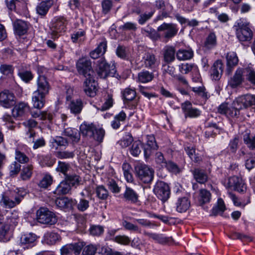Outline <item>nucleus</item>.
Segmentation results:
<instances>
[{
	"mask_svg": "<svg viewBox=\"0 0 255 255\" xmlns=\"http://www.w3.org/2000/svg\"><path fill=\"white\" fill-rule=\"evenodd\" d=\"M37 239L36 235L29 233L22 235L20 239V244L23 248H31L35 246Z\"/></svg>",
	"mask_w": 255,
	"mask_h": 255,
	"instance_id": "20",
	"label": "nucleus"
},
{
	"mask_svg": "<svg viewBox=\"0 0 255 255\" xmlns=\"http://www.w3.org/2000/svg\"><path fill=\"white\" fill-rule=\"evenodd\" d=\"M244 68H238L234 75L228 81V86L232 89L240 87L244 82L245 76Z\"/></svg>",
	"mask_w": 255,
	"mask_h": 255,
	"instance_id": "11",
	"label": "nucleus"
},
{
	"mask_svg": "<svg viewBox=\"0 0 255 255\" xmlns=\"http://www.w3.org/2000/svg\"><path fill=\"white\" fill-rule=\"evenodd\" d=\"M71 188V184L64 179L57 186L54 193L58 195L67 194L70 193Z\"/></svg>",
	"mask_w": 255,
	"mask_h": 255,
	"instance_id": "27",
	"label": "nucleus"
},
{
	"mask_svg": "<svg viewBox=\"0 0 255 255\" xmlns=\"http://www.w3.org/2000/svg\"><path fill=\"white\" fill-rule=\"evenodd\" d=\"M153 192L162 202L167 201L170 197V190L167 184L163 181H158L153 188Z\"/></svg>",
	"mask_w": 255,
	"mask_h": 255,
	"instance_id": "6",
	"label": "nucleus"
},
{
	"mask_svg": "<svg viewBox=\"0 0 255 255\" xmlns=\"http://www.w3.org/2000/svg\"><path fill=\"white\" fill-rule=\"evenodd\" d=\"M80 130L83 136L91 138L94 136L96 128L92 124L84 123L81 125Z\"/></svg>",
	"mask_w": 255,
	"mask_h": 255,
	"instance_id": "28",
	"label": "nucleus"
},
{
	"mask_svg": "<svg viewBox=\"0 0 255 255\" xmlns=\"http://www.w3.org/2000/svg\"><path fill=\"white\" fill-rule=\"evenodd\" d=\"M51 143L53 147L57 149L59 146H66L68 145V140L60 136H56L51 140Z\"/></svg>",
	"mask_w": 255,
	"mask_h": 255,
	"instance_id": "44",
	"label": "nucleus"
},
{
	"mask_svg": "<svg viewBox=\"0 0 255 255\" xmlns=\"http://www.w3.org/2000/svg\"><path fill=\"white\" fill-rule=\"evenodd\" d=\"M70 168L69 164L62 161H58L57 166L56 168L57 171L62 173L66 176L68 175V171Z\"/></svg>",
	"mask_w": 255,
	"mask_h": 255,
	"instance_id": "54",
	"label": "nucleus"
},
{
	"mask_svg": "<svg viewBox=\"0 0 255 255\" xmlns=\"http://www.w3.org/2000/svg\"><path fill=\"white\" fill-rule=\"evenodd\" d=\"M53 3V0H48L41 2L36 7L37 13L42 16L45 15Z\"/></svg>",
	"mask_w": 255,
	"mask_h": 255,
	"instance_id": "33",
	"label": "nucleus"
},
{
	"mask_svg": "<svg viewBox=\"0 0 255 255\" xmlns=\"http://www.w3.org/2000/svg\"><path fill=\"white\" fill-rule=\"evenodd\" d=\"M52 181V177L49 175H45L40 181L38 185L41 188H46L51 185Z\"/></svg>",
	"mask_w": 255,
	"mask_h": 255,
	"instance_id": "63",
	"label": "nucleus"
},
{
	"mask_svg": "<svg viewBox=\"0 0 255 255\" xmlns=\"http://www.w3.org/2000/svg\"><path fill=\"white\" fill-rule=\"evenodd\" d=\"M14 98L13 93L4 90L0 93V104L4 108H8L14 104Z\"/></svg>",
	"mask_w": 255,
	"mask_h": 255,
	"instance_id": "18",
	"label": "nucleus"
},
{
	"mask_svg": "<svg viewBox=\"0 0 255 255\" xmlns=\"http://www.w3.org/2000/svg\"><path fill=\"white\" fill-rule=\"evenodd\" d=\"M211 199V194L206 189H201L198 198V203L200 206L209 203Z\"/></svg>",
	"mask_w": 255,
	"mask_h": 255,
	"instance_id": "37",
	"label": "nucleus"
},
{
	"mask_svg": "<svg viewBox=\"0 0 255 255\" xmlns=\"http://www.w3.org/2000/svg\"><path fill=\"white\" fill-rule=\"evenodd\" d=\"M15 159L19 164H25L29 161V158L23 152H21L18 149L15 150Z\"/></svg>",
	"mask_w": 255,
	"mask_h": 255,
	"instance_id": "53",
	"label": "nucleus"
},
{
	"mask_svg": "<svg viewBox=\"0 0 255 255\" xmlns=\"http://www.w3.org/2000/svg\"><path fill=\"white\" fill-rule=\"evenodd\" d=\"M141 32L142 34L149 37L154 41L158 40L160 37L157 30L156 31L154 29L149 26L141 28Z\"/></svg>",
	"mask_w": 255,
	"mask_h": 255,
	"instance_id": "34",
	"label": "nucleus"
},
{
	"mask_svg": "<svg viewBox=\"0 0 255 255\" xmlns=\"http://www.w3.org/2000/svg\"><path fill=\"white\" fill-rule=\"evenodd\" d=\"M190 207V202L186 197L179 198L176 203V211L179 213L185 212Z\"/></svg>",
	"mask_w": 255,
	"mask_h": 255,
	"instance_id": "26",
	"label": "nucleus"
},
{
	"mask_svg": "<svg viewBox=\"0 0 255 255\" xmlns=\"http://www.w3.org/2000/svg\"><path fill=\"white\" fill-rule=\"evenodd\" d=\"M175 50L172 46H167L164 49V59L167 63H170L175 59Z\"/></svg>",
	"mask_w": 255,
	"mask_h": 255,
	"instance_id": "43",
	"label": "nucleus"
},
{
	"mask_svg": "<svg viewBox=\"0 0 255 255\" xmlns=\"http://www.w3.org/2000/svg\"><path fill=\"white\" fill-rule=\"evenodd\" d=\"M177 59L179 61L191 59L194 55V52L190 48H181L176 53Z\"/></svg>",
	"mask_w": 255,
	"mask_h": 255,
	"instance_id": "25",
	"label": "nucleus"
},
{
	"mask_svg": "<svg viewBox=\"0 0 255 255\" xmlns=\"http://www.w3.org/2000/svg\"><path fill=\"white\" fill-rule=\"evenodd\" d=\"M145 235L149 238L152 239L157 243L161 244L167 243L170 240L171 238L165 237L162 234H157L151 233H146Z\"/></svg>",
	"mask_w": 255,
	"mask_h": 255,
	"instance_id": "38",
	"label": "nucleus"
},
{
	"mask_svg": "<svg viewBox=\"0 0 255 255\" xmlns=\"http://www.w3.org/2000/svg\"><path fill=\"white\" fill-rule=\"evenodd\" d=\"M123 170L124 177L128 182H132L133 181V178L132 174V168L131 166L127 163H124L123 164Z\"/></svg>",
	"mask_w": 255,
	"mask_h": 255,
	"instance_id": "47",
	"label": "nucleus"
},
{
	"mask_svg": "<svg viewBox=\"0 0 255 255\" xmlns=\"http://www.w3.org/2000/svg\"><path fill=\"white\" fill-rule=\"evenodd\" d=\"M68 24L67 20L64 17L60 16L54 18L51 27V35L53 37H57V34L65 32Z\"/></svg>",
	"mask_w": 255,
	"mask_h": 255,
	"instance_id": "9",
	"label": "nucleus"
},
{
	"mask_svg": "<svg viewBox=\"0 0 255 255\" xmlns=\"http://www.w3.org/2000/svg\"><path fill=\"white\" fill-rule=\"evenodd\" d=\"M45 97L33 92L32 96V104L33 108L38 110L41 109L45 103Z\"/></svg>",
	"mask_w": 255,
	"mask_h": 255,
	"instance_id": "29",
	"label": "nucleus"
},
{
	"mask_svg": "<svg viewBox=\"0 0 255 255\" xmlns=\"http://www.w3.org/2000/svg\"><path fill=\"white\" fill-rule=\"evenodd\" d=\"M227 69L226 73L228 75L231 74L233 69L238 63V58L234 52H229L226 55Z\"/></svg>",
	"mask_w": 255,
	"mask_h": 255,
	"instance_id": "21",
	"label": "nucleus"
},
{
	"mask_svg": "<svg viewBox=\"0 0 255 255\" xmlns=\"http://www.w3.org/2000/svg\"><path fill=\"white\" fill-rule=\"evenodd\" d=\"M255 105V95L247 94L237 98L232 106L227 103L221 104L218 108V112L228 118H234L239 114L240 110Z\"/></svg>",
	"mask_w": 255,
	"mask_h": 255,
	"instance_id": "1",
	"label": "nucleus"
},
{
	"mask_svg": "<svg viewBox=\"0 0 255 255\" xmlns=\"http://www.w3.org/2000/svg\"><path fill=\"white\" fill-rule=\"evenodd\" d=\"M135 173L139 180L144 183L151 182L154 177V170L145 164H138L134 167Z\"/></svg>",
	"mask_w": 255,
	"mask_h": 255,
	"instance_id": "3",
	"label": "nucleus"
},
{
	"mask_svg": "<svg viewBox=\"0 0 255 255\" xmlns=\"http://www.w3.org/2000/svg\"><path fill=\"white\" fill-rule=\"evenodd\" d=\"M73 90L72 89H68L67 91L66 100L69 108L71 113L78 114L81 113L83 109V103L81 99L72 100V94Z\"/></svg>",
	"mask_w": 255,
	"mask_h": 255,
	"instance_id": "10",
	"label": "nucleus"
},
{
	"mask_svg": "<svg viewBox=\"0 0 255 255\" xmlns=\"http://www.w3.org/2000/svg\"><path fill=\"white\" fill-rule=\"evenodd\" d=\"M76 68L78 73L87 78L93 76L94 71L92 68L91 62L86 58H82L77 62Z\"/></svg>",
	"mask_w": 255,
	"mask_h": 255,
	"instance_id": "7",
	"label": "nucleus"
},
{
	"mask_svg": "<svg viewBox=\"0 0 255 255\" xmlns=\"http://www.w3.org/2000/svg\"><path fill=\"white\" fill-rule=\"evenodd\" d=\"M64 179L71 184V187L78 185L80 182V177L75 174H68L65 177Z\"/></svg>",
	"mask_w": 255,
	"mask_h": 255,
	"instance_id": "57",
	"label": "nucleus"
},
{
	"mask_svg": "<svg viewBox=\"0 0 255 255\" xmlns=\"http://www.w3.org/2000/svg\"><path fill=\"white\" fill-rule=\"evenodd\" d=\"M55 156L59 159H72L75 156V153L68 150L58 151L55 153Z\"/></svg>",
	"mask_w": 255,
	"mask_h": 255,
	"instance_id": "58",
	"label": "nucleus"
},
{
	"mask_svg": "<svg viewBox=\"0 0 255 255\" xmlns=\"http://www.w3.org/2000/svg\"><path fill=\"white\" fill-rule=\"evenodd\" d=\"M217 43V38L215 34L213 32L210 33L207 37L205 42V46L208 49L214 47Z\"/></svg>",
	"mask_w": 255,
	"mask_h": 255,
	"instance_id": "52",
	"label": "nucleus"
},
{
	"mask_svg": "<svg viewBox=\"0 0 255 255\" xmlns=\"http://www.w3.org/2000/svg\"><path fill=\"white\" fill-rule=\"evenodd\" d=\"M123 97L125 103L131 102V109H135L138 104V100L136 98V92L132 89L126 88L122 92Z\"/></svg>",
	"mask_w": 255,
	"mask_h": 255,
	"instance_id": "16",
	"label": "nucleus"
},
{
	"mask_svg": "<svg viewBox=\"0 0 255 255\" xmlns=\"http://www.w3.org/2000/svg\"><path fill=\"white\" fill-rule=\"evenodd\" d=\"M107 42L103 41L101 42L98 47L90 53V56L93 59H97L100 56L103 55L106 51Z\"/></svg>",
	"mask_w": 255,
	"mask_h": 255,
	"instance_id": "35",
	"label": "nucleus"
},
{
	"mask_svg": "<svg viewBox=\"0 0 255 255\" xmlns=\"http://www.w3.org/2000/svg\"><path fill=\"white\" fill-rule=\"evenodd\" d=\"M50 89V86L46 78L39 75L37 80V89L34 92L46 96L49 94Z\"/></svg>",
	"mask_w": 255,
	"mask_h": 255,
	"instance_id": "14",
	"label": "nucleus"
},
{
	"mask_svg": "<svg viewBox=\"0 0 255 255\" xmlns=\"http://www.w3.org/2000/svg\"><path fill=\"white\" fill-rule=\"evenodd\" d=\"M167 169L170 172L177 174L181 171V169L178 166L172 161H169L166 163L165 166Z\"/></svg>",
	"mask_w": 255,
	"mask_h": 255,
	"instance_id": "59",
	"label": "nucleus"
},
{
	"mask_svg": "<svg viewBox=\"0 0 255 255\" xmlns=\"http://www.w3.org/2000/svg\"><path fill=\"white\" fill-rule=\"evenodd\" d=\"M84 91L86 94L89 97H94L97 91V83L93 76L86 78L84 82Z\"/></svg>",
	"mask_w": 255,
	"mask_h": 255,
	"instance_id": "15",
	"label": "nucleus"
},
{
	"mask_svg": "<svg viewBox=\"0 0 255 255\" xmlns=\"http://www.w3.org/2000/svg\"><path fill=\"white\" fill-rule=\"evenodd\" d=\"M185 150L189 157L194 162H199L202 160V157L198 154L196 153L195 149L193 147H185Z\"/></svg>",
	"mask_w": 255,
	"mask_h": 255,
	"instance_id": "48",
	"label": "nucleus"
},
{
	"mask_svg": "<svg viewBox=\"0 0 255 255\" xmlns=\"http://www.w3.org/2000/svg\"><path fill=\"white\" fill-rule=\"evenodd\" d=\"M14 193L15 194H12L11 196V198H13L14 199L12 200V208H14L19 205L27 194L26 191L24 189L21 188L17 189V191H14Z\"/></svg>",
	"mask_w": 255,
	"mask_h": 255,
	"instance_id": "32",
	"label": "nucleus"
},
{
	"mask_svg": "<svg viewBox=\"0 0 255 255\" xmlns=\"http://www.w3.org/2000/svg\"><path fill=\"white\" fill-rule=\"evenodd\" d=\"M193 174L195 180L199 183H205L208 180V176L205 172L199 168L193 171Z\"/></svg>",
	"mask_w": 255,
	"mask_h": 255,
	"instance_id": "39",
	"label": "nucleus"
},
{
	"mask_svg": "<svg viewBox=\"0 0 255 255\" xmlns=\"http://www.w3.org/2000/svg\"><path fill=\"white\" fill-rule=\"evenodd\" d=\"M127 117L126 114L123 111H121L116 115L114 120L111 122V126L114 129H118L121 126V122H124Z\"/></svg>",
	"mask_w": 255,
	"mask_h": 255,
	"instance_id": "45",
	"label": "nucleus"
},
{
	"mask_svg": "<svg viewBox=\"0 0 255 255\" xmlns=\"http://www.w3.org/2000/svg\"><path fill=\"white\" fill-rule=\"evenodd\" d=\"M96 194L101 199H106L108 196V191L103 186H100L97 188Z\"/></svg>",
	"mask_w": 255,
	"mask_h": 255,
	"instance_id": "64",
	"label": "nucleus"
},
{
	"mask_svg": "<svg viewBox=\"0 0 255 255\" xmlns=\"http://www.w3.org/2000/svg\"><path fill=\"white\" fill-rule=\"evenodd\" d=\"M32 169L33 167L31 165H28L23 167L20 173L21 179L22 180H29L32 174Z\"/></svg>",
	"mask_w": 255,
	"mask_h": 255,
	"instance_id": "51",
	"label": "nucleus"
},
{
	"mask_svg": "<svg viewBox=\"0 0 255 255\" xmlns=\"http://www.w3.org/2000/svg\"><path fill=\"white\" fill-rule=\"evenodd\" d=\"M244 75L245 74L246 79L252 85H255V71L250 66L244 68Z\"/></svg>",
	"mask_w": 255,
	"mask_h": 255,
	"instance_id": "49",
	"label": "nucleus"
},
{
	"mask_svg": "<svg viewBox=\"0 0 255 255\" xmlns=\"http://www.w3.org/2000/svg\"><path fill=\"white\" fill-rule=\"evenodd\" d=\"M30 114L31 116L34 118H39L41 120H48L51 121L52 120L53 116L50 113L47 112H41L39 110H31Z\"/></svg>",
	"mask_w": 255,
	"mask_h": 255,
	"instance_id": "36",
	"label": "nucleus"
},
{
	"mask_svg": "<svg viewBox=\"0 0 255 255\" xmlns=\"http://www.w3.org/2000/svg\"><path fill=\"white\" fill-rule=\"evenodd\" d=\"M152 73L146 70H143L138 74L137 81L142 83H146L150 82L153 78Z\"/></svg>",
	"mask_w": 255,
	"mask_h": 255,
	"instance_id": "40",
	"label": "nucleus"
},
{
	"mask_svg": "<svg viewBox=\"0 0 255 255\" xmlns=\"http://www.w3.org/2000/svg\"><path fill=\"white\" fill-rule=\"evenodd\" d=\"M30 111V107L27 103L18 102L12 110V114L14 117L19 118L24 117Z\"/></svg>",
	"mask_w": 255,
	"mask_h": 255,
	"instance_id": "17",
	"label": "nucleus"
},
{
	"mask_svg": "<svg viewBox=\"0 0 255 255\" xmlns=\"http://www.w3.org/2000/svg\"><path fill=\"white\" fill-rule=\"evenodd\" d=\"M141 62L144 67L147 69H152L156 66L157 59L154 54L145 52L142 57Z\"/></svg>",
	"mask_w": 255,
	"mask_h": 255,
	"instance_id": "22",
	"label": "nucleus"
},
{
	"mask_svg": "<svg viewBox=\"0 0 255 255\" xmlns=\"http://www.w3.org/2000/svg\"><path fill=\"white\" fill-rule=\"evenodd\" d=\"M55 203L56 206L61 209H71L75 204V201L66 197L56 199Z\"/></svg>",
	"mask_w": 255,
	"mask_h": 255,
	"instance_id": "23",
	"label": "nucleus"
},
{
	"mask_svg": "<svg viewBox=\"0 0 255 255\" xmlns=\"http://www.w3.org/2000/svg\"><path fill=\"white\" fill-rule=\"evenodd\" d=\"M12 199L5 193H2L0 196V205L5 208H12Z\"/></svg>",
	"mask_w": 255,
	"mask_h": 255,
	"instance_id": "50",
	"label": "nucleus"
},
{
	"mask_svg": "<svg viewBox=\"0 0 255 255\" xmlns=\"http://www.w3.org/2000/svg\"><path fill=\"white\" fill-rule=\"evenodd\" d=\"M196 69V66L194 64L183 63L179 66V71L183 74H187L193 69Z\"/></svg>",
	"mask_w": 255,
	"mask_h": 255,
	"instance_id": "62",
	"label": "nucleus"
},
{
	"mask_svg": "<svg viewBox=\"0 0 255 255\" xmlns=\"http://www.w3.org/2000/svg\"><path fill=\"white\" fill-rule=\"evenodd\" d=\"M142 144L140 141H134L130 149V153L134 156H137L141 152Z\"/></svg>",
	"mask_w": 255,
	"mask_h": 255,
	"instance_id": "55",
	"label": "nucleus"
},
{
	"mask_svg": "<svg viewBox=\"0 0 255 255\" xmlns=\"http://www.w3.org/2000/svg\"><path fill=\"white\" fill-rule=\"evenodd\" d=\"M44 239L47 244L54 245L61 240V237L57 233L49 232L45 235Z\"/></svg>",
	"mask_w": 255,
	"mask_h": 255,
	"instance_id": "46",
	"label": "nucleus"
},
{
	"mask_svg": "<svg viewBox=\"0 0 255 255\" xmlns=\"http://www.w3.org/2000/svg\"><path fill=\"white\" fill-rule=\"evenodd\" d=\"M224 185L226 188L233 189L239 192H244L246 187L241 179L237 176L229 177L225 180Z\"/></svg>",
	"mask_w": 255,
	"mask_h": 255,
	"instance_id": "13",
	"label": "nucleus"
},
{
	"mask_svg": "<svg viewBox=\"0 0 255 255\" xmlns=\"http://www.w3.org/2000/svg\"><path fill=\"white\" fill-rule=\"evenodd\" d=\"M233 29L237 38L241 42L250 41L253 37V34L249 23L243 19L237 20L233 26Z\"/></svg>",
	"mask_w": 255,
	"mask_h": 255,
	"instance_id": "2",
	"label": "nucleus"
},
{
	"mask_svg": "<svg viewBox=\"0 0 255 255\" xmlns=\"http://www.w3.org/2000/svg\"><path fill=\"white\" fill-rule=\"evenodd\" d=\"M242 137L244 143L251 149L255 148V135H251L249 129H246L242 132Z\"/></svg>",
	"mask_w": 255,
	"mask_h": 255,
	"instance_id": "24",
	"label": "nucleus"
},
{
	"mask_svg": "<svg viewBox=\"0 0 255 255\" xmlns=\"http://www.w3.org/2000/svg\"><path fill=\"white\" fill-rule=\"evenodd\" d=\"M36 218L38 222L44 224L54 225L57 222L55 215L47 208L42 207L36 212Z\"/></svg>",
	"mask_w": 255,
	"mask_h": 255,
	"instance_id": "5",
	"label": "nucleus"
},
{
	"mask_svg": "<svg viewBox=\"0 0 255 255\" xmlns=\"http://www.w3.org/2000/svg\"><path fill=\"white\" fill-rule=\"evenodd\" d=\"M63 133L64 135L68 136L73 143H77L80 139V133L76 128H66Z\"/></svg>",
	"mask_w": 255,
	"mask_h": 255,
	"instance_id": "31",
	"label": "nucleus"
},
{
	"mask_svg": "<svg viewBox=\"0 0 255 255\" xmlns=\"http://www.w3.org/2000/svg\"><path fill=\"white\" fill-rule=\"evenodd\" d=\"M75 203L79 211L84 212L89 207V200L85 198H80L79 201Z\"/></svg>",
	"mask_w": 255,
	"mask_h": 255,
	"instance_id": "56",
	"label": "nucleus"
},
{
	"mask_svg": "<svg viewBox=\"0 0 255 255\" xmlns=\"http://www.w3.org/2000/svg\"><path fill=\"white\" fill-rule=\"evenodd\" d=\"M13 27L15 33L19 35H24L28 29L26 22L20 19H17L13 22Z\"/></svg>",
	"mask_w": 255,
	"mask_h": 255,
	"instance_id": "30",
	"label": "nucleus"
},
{
	"mask_svg": "<svg viewBox=\"0 0 255 255\" xmlns=\"http://www.w3.org/2000/svg\"><path fill=\"white\" fill-rule=\"evenodd\" d=\"M97 74L101 78L105 79L109 76H114L116 74L115 64H108L104 58H101L97 61Z\"/></svg>",
	"mask_w": 255,
	"mask_h": 255,
	"instance_id": "4",
	"label": "nucleus"
},
{
	"mask_svg": "<svg viewBox=\"0 0 255 255\" xmlns=\"http://www.w3.org/2000/svg\"><path fill=\"white\" fill-rule=\"evenodd\" d=\"M125 201L131 204H137L139 202V196L135 191L129 187L126 186L123 194Z\"/></svg>",
	"mask_w": 255,
	"mask_h": 255,
	"instance_id": "19",
	"label": "nucleus"
},
{
	"mask_svg": "<svg viewBox=\"0 0 255 255\" xmlns=\"http://www.w3.org/2000/svg\"><path fill=\"white\" fill-rule=\"evenodd\" d=\"M9 226L8 224L0 222V241L6 242L9 240Z\"/></svg>",
	"mask_w": 255,
	"mask_h": 255,
	"instance_id": "41",
	"label": "nucleus"
},
{
	"mask_svg": "<svg viewBox=\"0 0 255 255\" xmlns=\"http://www.w3.org/2000/svg\"><path fill=\"white\" fill-rule=\"evenodd\" d=\"M181 109L185 118H197L201 115V111L193 108L191 102L185 101L181 105Z\"/></svg>",
	"mask_w": 255,
	"mask_h": 255,
	"instance_id": "12",
	"label": "nucleus"
},
{
	"mask_svg": "<svg viewBox=\"0 0 255 255\" xmlns=\"http://www.w3.org/2000/svg\"><path fill=\"white\" fill-rule=\"evenodd\" d=\"M222 129L215 123H209L205 131V136L207 137H213L217 133H220Z\"/></svg>",
	"mask_w": 255,
	"mask_h": 255,
	"instance_id": "42",
	"label": "nucleus"
},
{
	"mask_svg": "<svg viewBox=\"0 0 255 255\" xmlns=\"http://www.w3.org/2000/svg\"><path fill=\"white\" fill-rule=\"evenodd\" d=\"M154 12L150 11L148 13L140 14L138 18V22L140 25L145 24L153 16Z\"/></svg>",
	"mask_w": 255,
	"mask_h": 255,
	"instance_id": "60",
	"label": "nucleus"
},
{
	"mask_svg": "<svg viewBox=\"0 0 255 255\" xmlns=\"http://www.w3.org/2000/svg\"><path fill=\"white\" fill-rule=\"evenodd\" d=\"M14 68L10 64H2L0 66V72L3 75H9L12 74Z\"/></svg>",
	"mask_w": 255,
	"mask_h": 255,
	"instance_id": "61",
	"label": "nucleus"
},
{
	"mask_svg": "<svg viewBox=\"0 0 255 255\" xmlns=\"http://www.w3.org/2000/svg\"><path fill=\"white\" fill-rule=\"evenodd\" d=\"M157 30L158 32H162L163 37L169 40L177 34L178 28L175 23L164 22L157 27Z\"/></svg>",
	"mask_w": 255,
	"mask_h": 255,
	"instance_id": "8",
	"label": "nucleus"
}]
</instances>
